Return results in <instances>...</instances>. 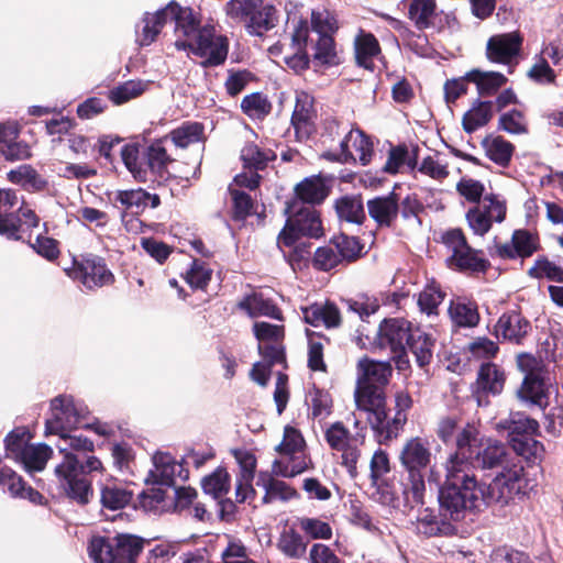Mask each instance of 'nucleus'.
I'll return each instance as SVG.
<instances>
[{"label":"nucleus","instance_id":"obj_1","mask_svg":"<svg viewBox=\"0 0 563 563\" xmlns=\"http://www.w3.org/2000/svg\"><path fill=\"white\" fill-rule=\"evenodd\" d=\"M473 459L452 453L445 461V481L439 487V505L444 517L460 520L467 511V504L478 500V482L472 473Z\"/></svg>","mask_w":563,"mask_h":563},{"label":"nucleus","instance_id":"obj_19","mask_svg":"<svg viewBox=\"0 0 563 563\" xmlns=\"http://www.w3.org/2000/svg\"><path fill=\"white\" fill-rule=\"evenodd\" d=\"M313 99L306 92L297 93L291 124L299 140L308 139L316 131Z\"/></svg>","mask_w":563,"mask_h":563},{"label":"nucleus","instance_id":"obj_63","mask_svg":"<svg viewBox=\"0 0 563 563\" xmlns=\"http://www.w3.org/2000/svg\"><path fill=\"white\" fill-rule=\"evenodd\" d=\"M241 108L252 119H262L267 115L272 104L262 93H252L243 98Z\"/></svg>","mask_w":563,"mask_h":563},{"label":"nucleus","instance_id":"obj_14","mask_svg":"<svg viewBox=\"0 0 563 563\" xmlns=\"http://www.w3.org/2000/svg\"><path fill=\"white\" fill-rule=\"evenodd\" d=\"M408 16L420 31L434 29L441 32L445 27L454 29L457 23L453 14L437 10L435 0H411Z\"/></svg>","mask_w":563,"mask_h":563},{"label":"nucleus","instance_id":"obj_6","mask_svg":"<svg viewBox=\"0 0 563 563\" xmlns=\"http://www.w3.org/2000/svg\"><path fill=\"white\" fill-rule=\"evenodd\" d=\"M523 489V468L515 465L498 474L489 485L478 483V500L467 504V510H479L492 504H508Z\"/></svg>","mask_w":563,"mask_h":563},{"label":"nucleus","instance_id":"obj_48","mask_svg":"<svg viewBox=\"0 0 563 563\" xmlns=\"http://www.w3.org/2000/svg\"><path fill=\"white\" fill-rule=\"evenodd\" d=\"M132 493L120 483L110 482L101 487V503L111 510L123 508L130 503Z\"/></svg>","mask_w":563,"mask_h":563},{"label":"nucleus","instance_id":"obj_58","mask_svg":"<svg viewBox=\"0 0 563 563\" xmlns=\"http://www.w3.org/2000/svg\"><path fill=\"white\" fill-rule=\"evenodd\" d=\"M331 241L343 262L351 263L362 256L364 246L357 238L340 234L334 236Z\"/></svg>","mask_w":563,"mask_h":563},{"label":"nucleus","instance_id":"obj_57","mask_svg":"<svg viewBox=\"0 0 563 563\" xmlns=\"http://www.w3.org/2000/svg\"><path fill=\"white\" fill-rule=\"evenodd\" d=\"M201 485L206 494L216 499L221 498L230 489V475L224 468H217L202 479Z\"/></svg>","mask_w":563,"mask_h":563},{"label":"nucleus","instance_id":"obj_42","mask_svg":"<svg viewBox=\"0 0 563 563\" xmlns=\"http://www.w3.org/2000/svg\"><path fill=\"white\" fill-rule=\"evenodd\" d=\"M52 454L53 450L47 444H30L18 461L24 465L27 472H40L44 470Z\"/></svg>","mask_w":563,"mask_h":563},{"label":"nucleus","instance_id":"obj_49","mask_svg":"<svg viewBox=\"0 0 563 563\" xmlns=\"http://www.w3.org/2000/svg\"><path fill=\"white\" fill-rule=\"evenodd\" d=\"M451 525L439 519L434 512L428 508L419 512L416 519V530L427 537L446 533Z\"/></svg>","mask_w":563,"mask_h":563},{"label":"nucleus","instance_id":"obj_51","mask_svg":"<svg viewBox=\"0 0 563 563\" xmlns=\"http://www.w3.org/2000/svg\"><path fill=\"white\" fill-rule=\"evenodd\" d=\"M148 88V81L128 80L109 91V99L114 104H123L134 98L140 97Z\"/></svg>","mask_w":563,"mask_h":563},{"label":"nucleus","instance_id":"obj_54","mask_svg":"<svg viewBox=\"0 0 563 563\" xmlns=\"http://www.w3.org/2000/svg\"><path fill=\"white\" fill-rule=\"evenodd\" d=\"M169 136L176 146L185 148L190 144L202 141L203 125L198 122L185 123L173 130Z\"/></svg>","mask_w":563,"mask_h":563},{"label":"nucleus","instance_id":"obj_29","mask_svg":"<svg viewBox=\"0 0 563 563\" xmlns=\"http://www.w3.org/2000/svg\"><path fill=\"white\" fill-rule=\"evenodd\" d=\"M113 200L132 213H140L148 206L156 208L159 205L157 195H151L143 189L118 190L114 192Z\"/></svg>","mask_w":563,"mask_h":563},{"label":"nucleus","instance_id":"obj_56","mask_svg":"<svg viewBox=\"0 0 563 563\" xmlns=\"http://www.w3.org/2000/svg\"><path fill=\"white\" fill-rule=\"evenodd\" d=\"M510 443L516 453L529 463H538L544 454L543 444L532 438H511Z\"/></svg>","mask_w":563,"mask_h":563},{"label":"nucleus","instance_id":"obj_37","mask_svg":"<svg viewBox=\"0 0 563 563\" xmlns=\"http://www.w3.org/2000/svg\"><path fill=\"white\" fill-rule=\"evenodd\" d=\"M466 78L476 85L477 91L482 96L494 95L507 81V78L501 73L482 71L479 69H472L466 73Z\"/></svg>","mask_w":563,"mask_h":563},{"label":"nucleus","instance_id":"obj_47","mask_svg":"<svg viewBox=\"0 0 563 563\" xmlns=\"http://www.w3.org/2000/svg\"><path fill=\"white\" fill-rule=\"evenodd\" d=\"M402 494L410 507L424 504L426 482L423 472H407Z\"/></svg>","mask_w":563,"mask_h":563},{"label":"nucleus","instance_id":"obj_39","mask_svg":"<svg viewBox=\"0 0 563 563\" xmlns=\"http://www.w3.org/2000/svg\"><path fill=\"white\" fill-rule=\"evenodd\" d=\"M476 384L478 389L485 393L500 394L505 384V374L495 364H483L478 371Z\"/></svg>","mask_w":563,"mask_h":563},{"label":"nucleus","instance_id":"obj_16","mask_svg":"<svg viewBox=\"0 0 563 563\" xmlns=\"http://www.w3.org/2000/svg\"><path fill=\"white\" fill-rule=\"evenodd\" d=\"M522 43L519 31L495 34L487 41L486 56L492 63L510 65L519 56Z\"/></svg>","mask_w":563,"mask_h":563},{"label":"nucleus","instance_id":"obj_12","mask_svg":"<svg viewBox=\"0 0 563 563\" xmlns=\"http://www.w3.org/2000/svg\"><path fill=\"white\" fill-rule=\"evenodd\" d=\"M52 417L46 420V434H60L81 428L86 408L76 405L71 396H58L51 402Z\"/></svg>","mask_w":563,"mask_h":563},{"label":"nucleus","instance_id":"obj_25","mask_svg":"<svg viewBox=\"0 0 563 563\" xmlns=\"http://www.w3.org/2000/svg\"><path fill=\"white\" fill-rule=\"evenodd\" d=\"M20 205V197L12 189H0V234L19 239L14 208Z\"/></svg>","mask_w":563,"mask_h":563},{"label":"nucleus","instance_id":"obj_22","mask_svg":"<svg viewBox=\"0 0 563 563\" xmlns=\"http://www.w3.org/2000/svg\"><path fill=\"white\" fill-rule=\"evenodd\" d=\"M331 178L322 175H313L305 178L296 185V198L301 205L321 203L330 194Z\"/></svg>","mask_w":563,"mask_h":563},{"label":"nucleus","instance_id":"obj_21","mask_svg":"<svg viewBox=\"0 0 563 563\" xmlns=\"http://www.w3.org/2000/svg\"><path fill=\"white\" fill-rule=\"evenodd\" d=\"M154 468L151 470L150 476L154 483L162 485H174L177 478L186 481L188 472L184 470L181 463L168 453H156L153 456Z\"/></svg>","mask_w":563,"mask_h":563},{"label":"nucleus","instance_id":"obj_43","mask_svg":"<svg viewBox=\"0 0 563 563\" xmlns=\"http://www.w3.org/2000/svg\"><path fill=\"white\" fill-rule=\"evenodd\" d=\"M407 345L420 367L430 364L433 356V341L427 333L415 328Z\"/></svg>","mask_w":563,"mask_h":563},{"label":"nucleus","instance_id":"obj_38","mask_svg":"<svg viewBox=\"0 0 563 563\" xmlns=\"http://www.w3.org/2000/svg\"><path fill=\"white\" fill-rule=\"evenodd\" d=\"M456 451L454 453L467 455L473 459L476 451L482 448L483 440L478 428L473 423H466L459 430L455 437Z\"/></svg>","mask_w":563,"mask_h":563},{"label":"nucleus","instance_id":"obj_18","mask_svg":"<svg viewBox=\"0 0 563 563\" xmlns=\"http://www.w3.org/2000/svg\"><path fill=\"white\" fill-rule=\"evenodd\" d=\"M432 453L427 439H408L399 453V461L406 472H423L430 464Z\"/></svg>","mask_w":563,"mask_h":563},{"label":"nucleus","instance_id":"obj_40","mask_svg":"<svg viewBox=\"0 0 563 563\" xmlns=\"http://www.w3.org/2000/svg\"><path fill=\"white\" fill-rule=\"evenodd\" d=\"M8 484L9 492L14 497L26 498L32 503H40L43 496L32 487H26L23 479L8 467L0 470V485Z\"/></svg>","mask_w":563,"mask_h":563},{"label":"nucleus","instance_id":"obj_17","mask_svg":"<svg viewBox=\"0 0 563 563\" xmlns=\"http://www.w3.org/2000/svg\"><path fill=\"white\" fill-rule=\"evenodd\" d=\"M71 277L88 289L110 285L114 279L113 274L99 257H85L80 262H75Z\"/></svg>","mask_w":563,"mask_h":563},{"label":"nucleus","instance_id":"obj_45","mask_svg":"<svg viewBox=\"0 0 563 563\" xmlns=\"http://www.w3.org/2000/svg\"><path fill=\"white\" fill-rule=\"evenodd\" d=\"M482 446L483 449L479 448L473 457L478 466L494 468L503 464L506 457V448L501 443L487 440Z\"/></svg>","mask_w":563,"mask_h":563},{"label":"nucleus","instance_id":"obj_61","mask_svg":"<svg viewBox=\"0 0 563 563\" xmlns=\"http://www.w3.org/2000/svg\"><path fill=\"white\" fill-rule=\"evenodd\" d=\"M369 471L372 486L379 492L385 475L390 472L389 456L384 450L378 449L374 452L369 462Z\"/></svg>","mask_w":563,"mask_h":563},{"label":"nucleus","instance_id":"obj_20","mask_svg":"<svg viewBox=\"0 0 563 563\" xmlns=\"http://www.w3.org/2000/svg\"><path fill=\"white\" fill-rule=\"evenodd\" d=\"M309 36L308 23L300 21L291 33L290 51L283 56V62L296 73L306 69L309 65V57L305 51Z\"/></svg>","mask_w":563,"mask_h":563},{"label":"nucleus","instance_id":"obj_31","mask_svg":"<svg viewBox=\"0 0 563 563\" xmlns=\"http://www.w3.org/2000/svg\"><path fill=\"white\" fill-rule=\"evenodd\" d=\"M446 262L450 267L459 271L485 272L489 266L482 251L472 249L468 243L456 255H449Z\"/></svg>","mask_w":563,"mask_h":563},{"label":"nucleus","instance_id":"obj_13","mask_svg":"<svg viewBox=\"0 0 563 563\" xmlns=\"http://www.w3.org/2000/svg\"><path fill=\"white\" fill-rule=\"evenodd\" d=\"M338 153L327 152L323 156L330 161L349 163L358 161L363 166L367 165L373 156L374 148L371 139L358 129H350L339 141Z\"/></svg>","mask_w":563,"mask_h":563},{"label":"nucleus","instance_id":"obj_62","mask_svg":"<svg viewBox=\"0 0 563 563\" xmlns=\"http://www.w3.org/2000/svg\"><path fill=\"white\" fill-rule=\"evenodd\" d=\"M300 530L310 539L330 540L332 528L319 518L301 517L298 519Z\"/></svg>","mask_w":563,"mask_h":563},{"label":"nucleus","instance_id":"obj_4","mask_svg":"<svg viewBox=\"0 0 563 563\" xmlns=\"http://www.w3.org/2000/svg\"><path fill=\"white\" fill-rule=\"evenodd\" d=\"M285 214L287 221L277 239L279 250L292 246L301 236L319 239L323 235L320 216L312 207L290 200L286 203Z\"/></svg>","mask_w":563,"mask_h":563},{"label":"nucleus","instance_id":"obj_15","mask_svg":"<svg viewBox=\"0 0 563 563\" xmlns=\"http://www.w3.org/2000/svg\"><path fill=\"white\" fill-rule=\"evenodd\" d=\"M505 217L506 206L495 196H486L482 205L470 209L466 213L470 228L478 235L486 234L494 221L503 222Z\"/></svg>","mask_w":563,"mask_h":563},{"label":"nucleus","instance_id":"obj_11","mask_svg":"<svg viewBox=\"0 0 563 563\" xmlns=\"http://www.w3.org/2000/svg\"><path fill=\"white\" fill-rule=\"evenodd\" d=\"M354 398L356 409L366 413V420L379 442H385L387 406L384 389L380 386H356Z\"/></svg>","mask_w":563,"mask_h":563},{"label":"nucleus","instance_id":"obj_60","mask_svg":"<svg viewBox=\"0 0 563 563\" xmlns=\"http://www.w3.org/2000/svg\"><path fill=\"white\" fill-rule=\"evenodd\" d=\"M522 399L533 404H541L545 396V386L540 373H530L525 376L522 386L519 390Z\"/></svg>","mask_w":563,"mask_h":563},{"label":"nucleus","instance_id":"obj_41","mask_svg":"<svg viewBox=\"0 0 563 563\" xmlns=\"http://www.w3.org/2000/svg\"><path fill=\"white\" fill-rule=\"evenodd\" d=\"M486 155L494 163L501 167H506L514 153V145L501 136L486 137L482 142Z\"/></svg>","mask_w":563,"mask_h":563},{"label":"nucleus","instance_id":"obj_32","mask_svg":"<svg viewBox=\"0 0 563 563\" xmlns=\"http://www.w3.org/2000/svg\"><path fill=\"white\" fill-rule=\"evenodd\" d=\"M493 114L494 106L492 101L476 99L462 118L463 130L468 134L477 131L492 120Z\"/></svg>","mask_w":563,"mask_h":563},{"label":"nucleus","instance_id":"obj_8","mask_svg":"<svg viewBox=\"0 0 563 563\" xmlns=\"http://www.w3.org/2000/svg\"><path fill=\"white\" fill-rule=\"evenodd\" d=\"M306 442L299 430L291 426L284 429V438L276 450L282 455L273 464V472L283 477H294L305 472L309 461L303 454Z\"/></svg>","mask_w":563,"mask_h":563},{"label":"nucleus","instance_id":"obj_64","mask_svg":"<svg viewBox=\"0 0 563 563\" xmlns=\"http://www.w3.org/2000/svg\"><path fill=\"white\" fill-rule=\"evenodd\" d=\"M418 172L440 181L449 176L448 163L438 153L426 156L421 161Z\"/></svg>","mask_w":563,"mask_h":563},{"label":"nucleus","instance_id":"obj_7","mask_svg":"<svg viewBox=\"0 0 563 563\" xmlns=\"http://www.w3.org/2000/svg\"><path fill=\"white\" fill-rule=\"evenodd\" d=\"M360 426L361 420L353 413V427L357 430L355 435H352L340 421L330 424L324 432L328 445L332 450L341 452L342 465L352 476L356 475V465L361 457V451L355 443H363L365 439L364 428Z\"/></svg>","mask_w":563,"mask_h":563},{"label":"nucleus","instance_id":"obj_27","mask_svg":"<svg viewBox=\"0 0 563 563\" xmlns=\"http://www.w3.org/2000/svg\"><path fill=\"white\" fill-rule=\"evenodd\" d=\"M302 319L312 327L335 328L341 322L340 311L333 303H312L300 308Z\"/></svg>","mask_w":563,"mask_h":563},{"label":"nucleus","instance_id":"obj_55","mask_svg":"<svg viewBox=\"0 0 563 563\" xmlns=\"http://www.w3.org/2000/svg\"><path fill=\"white\" fill-rule=\"evenodd\" d=\"M313 59L320 65H333L336 63V51L332 35L323 34L311 38Z\"/></svg>","mask_w":563,"mask_h":563},{"label":"nucleus","instance_id":"obj_2","mask_svg":"<svg viewBox=\"0 0 563 563\" xmlns=\"http://www.w3.org/2000/svg\"><path fill=\"white\" fill-rule=\"evenodd\" d=\"M58 435L59 441L56 446L59 453L63 454V460L55 466L54 473L60 486L70 498L76 499L80 504H87L92 493L91 485L88 479L80 476L84 466L76 453L93 451V442L81 434L70 433V431Z\"/></svg>","mask_w":563,"mask_h":563},{"label":"nucleus","instance_id":"obj_53","mask_svg":"<svg viewBox=\"0 0 563 563\" xmlns=\"http://www.w3.org/2000/svg\"><path fill=\"white\" fill-rule=\"evenodd\" d=\"M449 313L452 321L459 327H474L479 320L477 308L472 302L452 301Z\"/></svg>","mask_w":563,"mask_h":563},{"label":"nucleus","instance_id":"obj_50","mask_svg":"<svg viewBox=\"0 0 563 563\" xmlns=\"http://www.w3.org/2000/svg\"><path fill=\"white\" fill-rule=\"evenodd\" d=\"M275 158L271 150H261L256 144L249 143L241 150V159L245 168L252 170L264 169L267 163Z\"/></svg>","mask_w":563,"mask_h":563},{"label":"nucleus","instance_id":"obj_35","mask_svg":"<svg viewBox=\"0 0 563 563\" xmlns=\"http://www.w3.org/2000/svg\"><path fill=\"white\" fill-rule=\"evenodd\" d=\"M167 23L165 8L154 12H146L142 18V30L136 31V42L141 46H148L159 34L164 25Z\"/></svg>","mask_w":563,"mask_h":563},{"label":"nucleus","instance_id":"obj_5","mask_svg":"<svg viewBox=\"0 0 563 563\" xmlns=\"http://www.w3.org/2000/svg\"><path fill=\"white\" fill-rule=\"evenodd\" d=\"M144 548V540L134 534L119 533L112 539L92 538L89 555L95 563H136Z\"/></svg>","mask_w":563,"mask_h":563},{"label":"nucleus","instance_id":"obj_10","mask_svg":"<svg viewBox=\"0 0 563 563\" xmlns=\"http://www.w3.org/2000/svg\"><path fill=\"white\" fill-rule=\"evenodd\" d=\"M175 47L178 51L190 49L200 57L203 67L218 66L224 63L228 56L229 42L223 35H217L212 27H202L191 41L177 38Z\"/></svg>","mask_w":563,"mask_h":563},{"label":"nucleus","instance_id":"obj_34","mask_svg":"<svg viewBox=\"0 0 563 563\" xmlns=\"http://www.w3.org/2000/svg\"><path fill=\"white\" fill-rule=\"evenodd\" d=\"M257 485H262L265 489L263 501L265 504L275 500L289 501L298 497L295 488L290 487L287 483L275 479L268 474H261Z\"/></svg>","mask_w":563,"mask_h":563},{"label":"nucleus","instance_id":"obj_9","mask_svg":"<svg viewBox=\"0 0 563 563\" xmlns=\"http://www.w3.org/2000/svg\"><path fill=\"white\" fill-rule=\"evenodd\" d=\"M413 330L409 321L400 318L385 319L379 324L375 343L378 347L390 351L391 358L399 371H405L409 366L406 345Z\"/></svg>","mask_w":563,"mask_h":563},{"label":"nucleus","instance_id":"obj_36","mask_svg":"<svg viewBox=\"0 0 563 563\" xmlns=\"http://www.w3.org/2000/svg\"><path fill=\"white\" fill-rule=\"evenodd\" d=\"M239 308L244 310L251 318L265 316L273 319L282 320V312L278 307L271 300L265 299L262 295L246 296L239 302Z\"/></svg>","mask_w":563,"mask_h":563},{"label":"nucleus","instance_id":"obj_3","mask_svg":"<svg viewBox=\"0 0 563 563\" xmlns=\"http://www.w3.org/2000/svg\"><path fill=\"white\" fill-rule=\"evenodd\" d=\"M223 10L231 23L243 24L253 36H263L277 24V10L264 0H229Z\"/></svg>","mask_w":563,"mask_h":563},{"label":"nucleus","instance_id":"obj_28","mask_svg":"<svg viewBox=\"0 0 563 563\" xmlns=\"http://www.w3.org/2000/svg\"><path fill=\"white\" fill-rule=\"evenodd\" d=\"M166 18L168 21H175V32L178 35L186 37L185 41H191L197 35L198 22L192 15V12L188 8H183L176 2H169L166 7Z\"/></svg>","mask_w":563,"mask_h":563},{"label":"nucleus","instance_id":"obj_52","mask_svg":"<svg viewBox=\"0 0 563 563\" xmlns=\"http://www.w3.org/2000/svg\"><path fill=\"white\" fill-rule=\"evenodd\" d=\"M335 210L341 220L351 223H362L365 219L363 203L357 197H342L335 202Z\"/></svg>","mask_w":563,"mask_h":563},{"label":"nucleus","instance_id":"obj_33","mask_svg":"<svg viewBox=\"0 0 563 563\" xmlns=\"http://www.w3.org/2000/svg\"><path fill=\"white\" fill-rule=\"evenodd\" d=\"M276 547L289 559H301L307 552L308 542L295 528H285L277 538Z\"/></svg>","mask_w":563,"mask_h":563},{"label":"nucleus","instance_id":"obj_24","mask_svg":"<svg viewBox=\"0 0 563 563\" xmlns=\"http://www.w3.org/2000/svg\"><path fill=\"white\" fill-rule=\"evenodd\" d=\"M366 206L369 217L379 227H390L399 213L398 198L394 192L369 199Z\"/></svg>","mask_w":563,"mask_h":563},{"label":"nucleus","instance_id":"obj_26","mask_svg":"<svg viewBox=\"0 0 563 563\" xmlns=\"http://www.w3.org/2000/svg\"><path fill=\"white\" fill-rule=\"evenodd\" d=\"M529 329L530 323L517 311L505 312L495 325L497 336L515 343H519Z\"/></svg>","mask_w":563,"mask_h":563},{"label":"nucleus","instance_id":"obj_59","mask_svg":"<svg viewBox=\"0 0 563 563\" xmlns=\"http://www.w3.org/2000/svg\"><path fill=\"white\" fill-rule=\"evenodd\" d=\"M8 177L11 183L20 185L27 190H40L45 186V181L30 165H21L16 169L11 170Z\"/></svg>","mask_w":563,"mask_h":563},{"label":"nucleus","instance_id":"obj_46","mask_svg":"<svg viewBox=\"0 0 563 563\" xmlns=\"http://www.w3.org/2000/svg\"><path fill=\"white\" fill-rule=\"evenodd\" d=\"M379 44L374 35L361 33L355 38V57L360 66L366 69L373 67V58L379 54Z\"/></svg>","mask_w":563,"mask_h":563},{"label":"nucleus","instance_id":"obj_44","mask_svg":"<svg viewBox=\"0 0 563 563\" xmlns=\"http://www.w3.org/2000/svg\"><path fill=\"white\" fill-rule=\"evenodd\" d=\"M499 427L508 430L511 439L536 434L539 429V423L525 413L515 412L511 413L508 419L500 421Z\"/></svg>","mask_w":563,"mask_h":563},{"label":"nucleus","instance_id":"obj_23","mask_svg":"<svg viewBox=\"0 0 563 563\" xmlns=\"http://www.w3.org/2000/svg\"><path fill=\"white\" fill-rule=\"evenodd\" d=\"M357 386H384L391 375V366L387 362H376L369 358H362L357 364Z\"/></svg>","mask_w":563,"mask_h":563},{"label":"nucleus","instance_id":"obj_30","mask_svg":"<svg viewBox=\"0 0 563 563\" xmlns=\"http://www.w3.org/2000/svg\"><path fill=\"white\" fill-rule=\"evenodd\" d=\"M413 400L408 391L399 390L395 394V415L386 420L385 442L396 438L407 422L408 411L412 408Z\"/></svg>","mask_w":563,"mask_h":563}]
</instances>
